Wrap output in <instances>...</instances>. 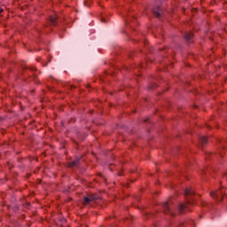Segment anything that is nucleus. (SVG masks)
<instances>
[{
  "instance_id": "1",
  "label": "nucleus",
  "mask_w": 227,
  "mask_h": 227,
  "mask_svg": "<svg viewBox=\"0 0 227 227\" xmlns=\"http://www.w3.org/2000/svg\"><path fill=\"white\" fill-rule=\"evenodd\" d=\"M210 196H211V198H219V196H223V191L217 190L215 192H211Z\"/></svg>"
},
{
  "instance_id": "2",
  "label": "nucleus",
  "mask_w": 227,
  "mask_h": 227,
  "mask_svg": "<svg viewBox=\"0 0 227 227\" xmlns=\"http://www.w3.org/2000/svg\"><path fill=\"white\" fill-rule=\"evenodd\" d=\"M194 194V192L192 191V188H188L184 191L185 196H192Z\"/></svg>"
},
{
  "instance_id": "3",
  "label": "nucleus",
  "mask_w": 227,
  "mask_h": 227,
  "mask_svg": "<svg viewBox=\"0 0 227 227\" xmlns=\"http://www.w3.org/2000/svg\"><path fill=\"white\" fill-rule=\"evenodd\" d=\"M50 20L51 22V24H56V21L58 20V15L57 14H54L52 16L50 17Z\"/></svg>"
},
{
  "instance_id": "4",
  "label": "nucleus",
  "mask_w": 227,
  "mask_h": 227,
  "mask_svg": "<svg viewBox=\"0 0 227 227\" xmlns=\"http://www.w3.org/2000/svg\"><path fill=\"white\" fill-rule=\"evenodd\" d=\"M187 208V203H183L179 205V211L183 212V210H185Z\"/></svg>"
},
{
  "instance_id": "5",
  "label": "nucleus",
  "mask_w": 227,
  "mask_h": 227,
  "mask_svg": "<svg viewBox=\"0 0 227 227\" xmlns=\"http://www.w3.org/2000/svg\"><path fill=\"white\" fill-rule=\"evenodd\" d=\"M91 200H92L91 198H90V197H85V198H84V205L90 204V202Z\"/></svg>"
},
{
  "instance_id": "6",
  "label": "nucleus",
  "mask_w": 227,
  "mask_h": 227,
  "mask_svg": "<svg viewBox=\"0 0 227 227\" xmlns=\"http://www.w3.org/2000/svg\"><path fill=\"white\" fill-rule=\"evenodd\" d=\"M191 38H192V33L185 35L186 40H191Z\"/></svg>"
},
{
  "instance_id": "7",
  "label": "nucleus",
  "mask_w": 227,
  "mask_h": 227,
  "mask_svg": "<svg viewBox=\"0 0 227 227\" xmlns=\"http://www.w3.org/2000/svg\"><path fill=\"white\" fill-rule=\"evenodd\" d=\"M201 142L202 143H207V137H201Z\"/></svg>"
},
{
  "instance_id": "8",
  "label": "nucleus",
  "mask_w": 227,
  "mask_h": 227,
  "mask_svg": "<svg viewBox=\"0 0 227 227\" xmlns=\"http://www.w3.org/2000/svg\"><path fill=\"white\" fill-rule=\"evenodd\" d=\"M0 13H3V9L0 8Z\"/></svg>"
},
{
  "instance_id": "9",
  "label": "nucleus",
  "mask_w": 227,
  "mask_h": 227,
  "mask_svg": "<svg viewBox=\"0 0 227 227\" xmlns=\"http://www.w3.org/2000/svg\"><path fill=\"white\" fill-rule=\"evenodd\" d=\"M156 13V16L159 17V12H155Z\"/></svg>"
},
{
  "instance_id": "10",
  "label": "nucleus",
  "mask_w": 227,
  "mask_h": 227,
  "mask_svg": "<svg viewBox=\"0 0 227 227\" xmlns=\"http://www.w3.org/2000/svg\"><path fill=\"white\" fill-rule=\"evenodd\" d=\"M74 163H72L71 165H70V167H72V166H74Z\"/></svg>"
},
{
  "instance_id": "11",
  "label": "nucleus",
  "mask_w": 227,
  "mask_h": 227,
  "mask_svg": "<svg viewBox=\"0 0 227 227\" xmlns=\"http://www.w3.org/2000/svg\"><path fill=\"white\" fill-rule=\"evenodd\" d=\"M165 207H166V208H168V205H166Z\"/></svg>"
}]
</instances>
